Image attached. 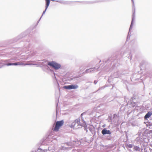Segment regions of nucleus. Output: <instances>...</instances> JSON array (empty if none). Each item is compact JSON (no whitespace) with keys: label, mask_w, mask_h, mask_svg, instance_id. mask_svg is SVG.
<instances>
[{"label":"nucleus","mask_w":152,"mask_h":152,"mask_svg":"<svg viewBox=\"0 0 152 152\" xmlns=\"http://www.w3.org/2000/svg\"><path fill=\"white\" fill-rule=\"evenodd\" d=\"M48 65L56 69H59L61 67L60 64L57 63L56 62L52 61L48 62Z\"/></svg>","instance_id":"nucleus-1"},{"label":"nucleus","mask_w":152,"mask_h":152,"mask_svg":"<svg viewBox=\"0 0 152 152\" xmlns=\"http://www.w3.org/2000/svg\"><path fill=\"white\" fill-rule=\"evenodd\" d=\"M64 122L63 121H57L56 124L54 128V130L58 131L59 129L63 125Z\"/></svg>","instance_id":"nucleus-2"},{"label":"nucleus","mask_w":152,"mask_h":152,"mask_svg":"<svg viewBox=\"0 0 152 152\" xmlns=\"http://www.w3.org/2000/svg\"><path fill=\"white\" fill-rule=\"evenodd\" d=\"M63 88L66 89H75L78 88V86L77 85H70L66 86H63Z\"/></svg>","instance_id":"nucleus-3"},{"label":"nucleus","mask_w":152,"mask_h":152,"mask_svg":"<svg viewBox=\"0 0 152 152\" xmlns=\"http://www.w3.org/2000/svg\"><path fill=\"white\" fill-rule=\"evenodd\" d=\"M75 122H76L75 126L74 128L75 129H77L80 128L81 126V124L80 122V119L79 118L76 119L75 120Z\"/></svg>","instance_id":"nucleus-4"},{"label":"nucleus","mask_w":152,"mask_h":152,"mask_svg":"<svg viewBox=\"0 0 152 152\" xmlns=\"http://www.w3.org/2000/svg\"><path fill=\"white\" fill-rule=\"evenodd\" d=\"M102 133L103 134H110L111 133L110 132L109 130H107L105 129H104L102 132Z\"/></svg>","instance_id":"nucleus-5"},{"label":"nucleus","mask_w":152,"mask_h":152,"mask_svg":"<svg viewBox=\"0 0 152 152\" xmlns=\"http://www.w3.org/2000/svg\"><path fill=\"white\" fill-rule=\"evenodd\" d=\"M75 121H71L69 122L68 125L71 127L74 128V127L75 126Z\"/></svg>","instance_id":"nucleus-6"},{"label":"nucleus","mask_w":152,"mask_h":152,"mask_svg":"<svg viewBox=\"0 0 152 152\" xmlns=\"http://www.w3.org/2000/svg\"><path fill=\"white\" fill-rule=\"evenodd\" d=\"M46 2V8L45 11H44L42 15H43L45 14V11H46L50 3V0H45Z\"/></svg>","instance_id":"nucleus-7"},{"label":"nucleus","mask_w":152,"mask_h":152,"mask_svg":"<svg viewBox=\"0 0 152 152\" xmlns=\"http://www.w3.org/2000/svg\"><path fill=\"white\" fill-rule=\"evenodd\" d=\"M151 115V113L148 112L145 116V118L146 119L147 118H149Z\"/></svg>","instance_id":"nucleus-8"},{"label":"nucleus","mask_w":152,"mask_h":152,"mask_svg":"<svg viewBox=\"0 0 152 152\" xmlns=\"http://www.w3.org/2000/svg\"><path fill=\"white\" fill-rule=\"evenodd\" d=\"M134 149L136 151H139L140 150V148L137 146H134Z\"/></svg>","instance_id":"nucleus-9"},{"label":"nucleus","mask_w":152,"mask_h":152,"mask_svg":"<svg viewBox=\"0 0 152 152\" xmlns=\"http://www.w3.org/2000/svg\"><path fill=\"white\" fill-rule=\"evenodd\" d=\"M94 69V68H91L89 69H87L86 70V71L87 72H91V71L93 70Z\"/></svg>","instance_id":"nucleus-10"},{"label":"nucleus","mask_w":152,"mask_h":152,"mask_svg":"<svg viewBox=\"0 0 152 152\" xmlns=\"http://www.w3.org/2000/svg\"><path fill=\"white\" fill-rule=\"evenodd\" d=\"M23 65L22 64H20L19 62H18V63H13V65Z\"/></svg>","instance_id":"nucleus-11"},{"label":"nucleus","mask_w":152,"mask_h":152,"mask_svg":"<svg viewBox=\"0 0 152 152\" xmlns=\"http://www.w3.org/2000/svg\"><path fill=\"white\" fill-rule=\"evenodd\" d=\"M13 63H9L8 64H7V66H10V65H13Z\"/></svg>","instance_id":"nucleus-12"},{"label":"nucleus","mask_w":152,"mask_h":152,"mask_svg":"<svg viewBox=\"0 0 152 152\" xmlns=\"http://www.w3.org/2000/svg\"><path fill=\"white\" fill-rule=\"evenodd\" d=\"M128 147L130 148H131L132 147V145L131 144H129L128 145Z\"/></svg>","instance_id":"nucleus-13"},{"label":"nucleus","mask_w":152,"mask_h":152,"mask_svg":"<svg viewBox=\"0 0 152 152\" xmlns=\"http://www.w3.org/2000/svg\"><path fill=\"white\" fill-rule=\"evenodd\" d=\"M133 20H132V23H131V26H130V29H131V28H132V23H133Z\"/></svg>","instance_id":"nucleus-14"}]
</instances>
